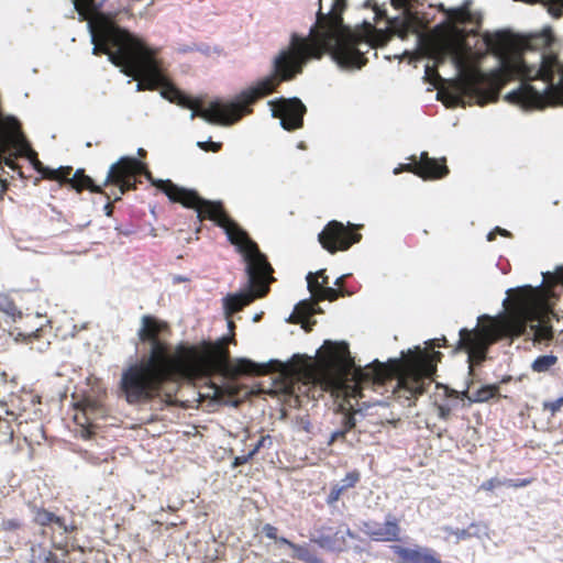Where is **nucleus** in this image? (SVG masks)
<instances>
[{
  "instance_id": "obj_55",
  "label": "nucleus",
  "mask_w": 563,
  "mask_h": 563,
  "mask_svg": "<svg viewBox=\"0 0 563 563\" xmlns=\"http://www.w3.org/2000/svg\"><path fill=\"white\" fill-rule=\"evenodd\" d=\"M496 235H497V234H496L495 230H493V231H490V232L487 234V240H488L489 242H492V241H494V240L496 239Z\"/></svg>"
},
{
  "instance_id": "obj_51",
  "label": "nucleus",
  "mask_w": 563,
  "mask_h": 563,
  "mask_svg": "<svg viewBox=\"0 0 563 563\" xmlns=\"http://www.w3.org/2000/svg\"><path fill=\"white\" fill-rule=\"evenodd\" d=\"M113 205L111 202H108L106 206H104V212L108 217H111L112 213H113Z\"/></svg>"
},
{
  "instance_id": "obj_49",
  "label": "nucleus",
  "mask_w": 563,
  "mask_h": 563,
  "mask_svg": "<svg viewBox=\"0 0 563 563\" xmlns=\"http://www.w3.org/2000/svg\"><path fill=\"white\" fill-rule=\"evenodd\" d=\"M432 346H445L446 345V339L443 336L442 339H435L431 342Z\"/></svg>"
},
{
  "instance_id": "obj_14",
  "label": "nucleus",
  "mask_w": 563,
  "mask_h": 563,
  "mask_svg": "<svg viewBox=\"0 0 563 563\" xmlns=\"http://www.w3.org/2000/svg\"><path fill=\"white\" fill-rule=\"evenodd\" d=\"M272 114L280 120V125L286 131H295L303 125V117L307 112L306 106L296 97L280 98L269 101Z\"/></svg>"
},
{
  "instance_id": "obj_6",
  "label": "nucleus",
  "mask_w": 563,
  "mask_h": 563,
  "mask_svg": "<svg viewBox=\"0 0 563 563\" xmlns=\"http://www.w3.org/2000/svg\"><path fill=\"white\" fill-rule=\"evenodd\" d=\"M91 40L93 55L106 54L128 76L139 79V90H155L163 86L165 78L158 69L155 53L126 30L100 20L91 24Z\"/></svg>"
},
{
  "instance_id": "obj_47",
  "label": "nucleus",
  "mask_w": 563,
  "mask_h": 563,
  "mask_svg": "<svg viewBox=\"0 0 563 563\" xmlns=\"http://www.w3.org/2000/svg\"><path fill=\"white\" fill-rule=\"evenodd\" d=\"M391 4L396 8V9H404L407 7L408 4V0H391Z\"/></svg>"
},
{
  "instance_id": "obj_33",
  "label": "nucleus",
  "mask_w": 563,
  "mask_h": 563,
  "mask_svg": "<svg viewBox=\"0 0 563 563\" xmlns=\"http://www.w3.org/2000/svg\"><path fill=\"white\" fill-rule=\"evenodd\" d=\"M553 338L552 327L538 324L534 330V339L539 342L549 341Z\"/></svg>"
},
{
  "instance_id": "obj_19",
  "label": "nucleus",
  "mask_w": 563,
  "mask_h": 563,
  "mask_svg": "<svg viewBox=\"0 0 563 563\" xmlns=\"http://www.w3.org/2000/svg\"><path fill=\"white\" fill-rule=\"evenodd\" d=\"M419 166L420 169L417 172V176L422 179H441L449 174L446 159L444 157L441 159L429 157L427 152L420 154Z\"/></svg>"
},
{
  "instance_id": "obj_40",
  "label": "nucleus",
  "mask_w": 563,
  "mask_h": 563,
  "mask_svg": "<svg viewBox=\"0 0 563 563\" xmlns=\"http://www.w3.org/2000/svg\"><path fill=\"white\" fill-rule=\"evenodd\" d=\"M505 486V479L501 481L497 477L489 478L485 482H483L479 486V490L484 492H493L495 488Z\"/></svg>"
},
{
  "instance_id": "obj_56",
  "label": "nucleus",
  "mask_w": 563,
  "mask_h": 563,
  "mask_svg": "<svg viewBox=\"0 0 563 563\" xmlns=\"http://www.w3.org/2000/svg\"><path fill=\"white\" fill-rule=\"evenodd\" d=\"M375 14L377 19H380L385 14V12L380 9H375Z\"/></svg>"
},
{
  "instance_id": "obj_30",
  "label": "nucleus",
  "mask_w": 563,
  "mask_h": 563,
  "mask_svg": "<svg viewBox=\"0 0 563 563\" xmlns=\"http://www.w3.org/2000/svg\"><path fill=\"white\" fill-rule=\"evenodd\" d=\"M390 30L394 34H397L400 38H406L412 31V23L410 19L406 18L402 21H390Z\"/></svg>"
},
{
  "instance_id": "obj_2",
  "label": "nucleus",
  "mask_w": 563,
  "mask_h": 563,
  "mask_svg": "<svg viewBox=\"0 0 563 563\" xmlns=\"http://www.w3.org/2000/svg\"><path fill=\"white\" fill-rule=\"evenodd\" d=\"M169 333L170 327L166 321L152 314L142 316L137 339L148 344L150 351L121 374L119 386L128 404H148L156 398L170 402L174 394L166 389L169 384L178 385L216 374L229 378L263 376L283 367L278 361L257 364L239 358L233 363L223 342H202L199 345L179 343L172 349L165 339Z\"/></svg>"
},
{
  "instance_id": "obj_13",
  "label": "nucleus",
  "mask_w": 563,
  "mask_h": 563,
  "mask_svg": "<svg viewBox=\"0 0 563 563\" xmlns=\"http://www.w3.org/2000/svg\"><path fill=\"white\" fill-rule=\"evenodd\" d=\"M140 169H142L141 161L135 157L123 156L110 166L102 186H117L122 195L129 190H134L136 189V178Z\"/></svg>"
},
{
  "instance_id": "obj_44",
  "label": "nucleus",
  "mask_w": 563,
  "mask_h": 563,
  "mask_svg": "<svg viewBox=\"0 0 563 563\" xmlns=\"http://www.w3.org/2000/svg\"><path fill=\"white\" fill-rule=\"evenodd\" d=\"M426 77L433 85H437L438 80L441 79L437 68L429 65L426 66Z\"/></svg>"
},
{
  "instance_id": "obj_52",
  "label": "nucleus",
  "mask_w": 563,
  "mask_h": 563,
  "mask_svg": "<svg viewBox=\"0 0 563 563\" xmlns=\"http://www.w3.org/2000/svg\"><path fill=\"white\" fill-rule=\"evenodd\" d=\"M344 280H345V276H340L336 278V280L334 282V285L338 286V289H344L343 288Z\"/></svg>"
},
{
  "instance_id": "obj_4",
  "label": "nucleus",
  "mask_w": 563,
  "mask_h": 563,
  "mask_svg": "<svg viewBox=\"0 0 563 563\" xmlns=\"http://www.w3.org/2000/svg\"><path fill=\"white\" fill-rule=\"evenodd\" d=\"M441 358V352L418 351L405 358L374 361L361 368L355 366L346 342L325 341L319 362L327 389L364 399L367 389L384 395L390 387L394 396L409 400L427 390Z\"/></svg>"
},
{
  "instance_id": "obj_41",
  "label": "nucleus",
  "mask_w": 563,
  "mask_h": 563,
  "mask_svg": "<svg viewBox=\"0 0 563 563\" xmlns=\"http://www.w3.org/2000/svg\"><path fill=\"white\" fill-rule=\"evenodd\" d=\"M273 444V440L271 435H262L261 439L257 441V443L254 445V448L250 451V454L254 457L262 448H269Z\"/></svg>"
},
{
  "instance_id": "obj_38",
  "label": "nucleus",
  "mask_w": 563,
  "mask_h": 563,
  "mask_svg": "<svg viewBox=\"0 0 563 563\" xmlns=\"http://www.w3.org/2000/svg\"><path fill=\"white\" fill-rule=\"evenodd\" d=\"M543 276L549 286L563 285V267H559L553 274L547 273Z\"/></svg>"
},
{
  "instance_id": "obj_34",
  "label": "nucleus",
  "mask_w": 563,
  "mask_h": 563,
  "mask_svg": "<svg viewBox=\"0 0 563 563\" xmlns=\"http://www.w3.org/2000/svg\"><path fill=\"white\" fill-rule=\"evenodd\" d=\"M345 488L342 486V485H339V484H334L331 486L330 488V493L329 495L327 496V504L329 506H332L334 505L335 503L339 501V499L341 498V496L345 493Z\"/></svg>"
},
{
  "instance_id": "obj_3",
  "label": "nucleus",
  "mask_w": 563,
  "mask_h": 563,
  "mask_svg": "<svg viewBox=\"0 0 563 563\" xmlns=\"http://www.w3.org/2000/svg\"><path fill=\"white\" fill-rule=\"evenodd\" d=\"M552 41L550 32L527 37L509 32L485 36L488 49L500 58V66L489 73L478 67L463 70L460 90L484 106L497 101L500 90L518 78L521 85L506 96L509 102L523 109L563 106V65L549 51Z\"/></svg>"
},
{
  "instance_id": "obj_29",
  "label": "nucleus",
  "mask_w": 563,
  "mask_h": 563,
  "mask_svg": "<svg viewBox=\"0 0 563 563\" xmlns=\"http://www.w3.org/2000/svg\"><path fill=\"white\" fill-rule=\"evenodd\" d=\"M556 362L558 357L555 355H541L533 361L531 367L537 373H544L555 365Z\"/></svg>"
},
{
  "instance_id": "obj_23",
  "label": "nucleus",
  "mask_w": 563,
  "mask_h": 563,
  "mask_svg": "<svg viewBox=\"0 0 563 563\" xmlns=\"http://www.w3.org/2000/svg\"><path fill=\"white\" fill-rule=\"evenodd\" d=\"M462 395L463 397L467 398L470 402H486L495 397H499V385H484L473 391H463Z\"/></svg>"
},
{
  "instance_id": "obj_50",
  "label": "nucleus",
  "mask_w": 563,
  "mask_h": 563,
  "mask_svg": "<svg viewBox=\"0 0 563 563\" xmlns=\"http://www.w3.org/2000/svg\"><path fill=\"white\" fill-rule=\"evenodd\" d=\"M494 230H495L496 234H499V235H503L506 238L511 236V233L503 228L496 227Z\"/></svg>"
},
{
  "instance_id": "obj_37",
  "label": "nucleus",
  "mask_w": 563,
  "mask_h": 563,
  "mask_svg": "<svg viewBox=\"0 0 563 563\" xmlns=\"http://www.w3.org/2000/svg\"><path fill=\"white\" fill-rule=\"evenodd\" d=\"M22 527V521L16 518L3 519L1 521V529L4 531L13 532L20 530Z\"/></svg>"
},
{
  "instance_id": "obj_28",
  "label": "nucleus",
  "mask_w": 563,
  "mask_h": 563,
  "mask_svg": "<svg viewBox=\"0 0 563 563\" xmlns=\"http://www.w3.org/2000/svg\"><path fill=\"white\" fill-rule=\"evenodd\" d=\"M445 14L448 20L454 24H466L472 19L471 11L466 7L445 10Z\"/></svg>"
},
{
  "instance_id": "obj_54",
  "label": "nucleus",
  "mask_w": 563,
  "mask_h": 563,
  "mask_svg": "<svg viewBox=\"0 0 563 563\" xmlns=\"http://www.w3.org/2000/svg\"><path fill=\"white\" fill-rule=\"evenodd\" d=\"M456 536L460 539H466L470 537V532L467 530H461L456 533Z\"/></svg>"
},
{
  "instance_id": "obj_9",
  "label": "nucleus",
  "mask_w": 563,
  "mask_h": 563,
  "mask_svg": "<svg viewBox=\"0 0 563 563\" xmlns=\"http://www.w3.org/2000/svg\"><path fill=\"white\" fill-rule=\"evenodd\" d=\"M246 273L249 289L238 294H230L223 299L224 311L228 318L241 311L255 299L265 297L269 292L271 284L275 282L273 268L267 272L264 268H256L254 272L246 271Z\"/></svg>"
},
{
  "instance_id": "obj_11",
  "label": "nucleus",
  "mask_w": 563,
  "mask_h": 563,
  "mask_svg": "<svg viewBox=\"0 0 563 563\" xmlns=\"http://www.w3.org/2000/svg\"><path fill=\"white\" fill-rule=\"evenodd\" d=\"M222 229L230 243L235 245L239 252L243 254L246 262V271L254 272L256 268H264L266 272L272 271L273 267L266 255L260 251L258 245L249 236L247 232L232 218L225 222Z\"/></svg>"
},
{
  "instance_id": "obj_15",
  "label": "nucleus",
  "mask_w": 563,
  "mask_h": 563,
  "mask_svg": "<svg viewBox=\"0 0 563 563\" xmlns=\"http://www.w3.org/2000/svg\"><path fill=\"white\" fill-rule=\"evenodd\" d=\"M347 538L354 539L355 534L346 523H341L338 527H321L311 542L327 551L342 552L347 549Z\"/></svg>"
},
{
  "instance_id": "obj_35",
  "label": "nucleus",
  "mask_w": 563,
  "mask_h": 563,
  "mask_svg": "<svg viewBox=\"0 0 563 563\" xmlns=\"http://www.w3.org/2000/svg\"><path fill=\"white\" fill-rule=\"evenodd\" d=\"M361 481V474L357 470H353L349 472L345 477L342 479V486L345 490L350 488H354L357 483Z\"/></svg>"
},
{
  "instance_id": "obj_16",
  "label": "nucleus",
  "mask_w": 563,
  "mask_h": 563,
  "mask_svg": "<svg viewBox=\"0 0 563 563\" xmlns=\"http://www.w3.org/2000/svg\"><path fill=\"white\" fill-rule=\"evenodd\" d=\"M362 531L375 542L400 541V521L395 516L388 515L383 523L369 520L363 522Z\"/></svg>"
},
{
  "instance_id": "obj_17",
  "label": "nucleus",
  "mask_w": 563,
  "mask_h": 563,
  "mask_svg": "<svg viewBox=\"0 0 563 563\" xmlns=\"http://www.w3.org/2000/svg\"><path fill=\"white\" fill-rule=\"evenodd\" d=\"M308 290L311 292L317 301H335L340 297L349 295L345 289H335L329 287V277L325 274V269H320L316 273H309L307 275Z\"/></svg>"
},
{
  "instance_id": "obj_5",
  "label": "nucleus",
  "mask_w": 563,
  "mask_h": 563,
  "mask_svg": "<svg viewBox=\"0 0 563 563\" xmlns=\"http://www.w3.org/2000/svg\"><path fill=\"white\" fill-rule=\"evenodd\" d=\"M507 292L510 298L504 302L505 306L509 303L506 314L498 319L484 316L479 320L484 319L486 323L473 330L463 328L459 332L457 347L466 351L471 374L475 365H481L486 360L494 343L504 338L522 335L529 321H540L549 310L545 290L523 286Z\"/></svg>"
},
{
  "instance_id": "obj_42",
  "label": "nucleus",
  "mask_w": 563,
  "mask_h": 563,
  "mask_svg": "<svg viewBox=\"0 0 563 563\" xmlns=\"http://www.w3.org/2000/svg\"><path fill=\"white\" fill-rule=\"evenodd\" d=\"M534 479L533 478H522V479H505V486L510 488H521L530 485Z\"/></svg>"
},
{
  "instance_id": "obj_7",
  "label": "nucleus",
  "mask_w": 563,
  "mask_h": 563,
  "mask_svg": "<svg viewBox=\"0 0 563 563\" xmlns=\"http://www.w3.org/2000/svg\"><path fill=\"white\" fill-rule=\"evenodd\" d=\"M167 197L172 202L180 203L183 207L192 209L197 212V219L200 223L205 220L213 221L222 228L231 218L220 200H208L202 198L195 189L180 187L176 184H165Z\"/></svg>"
},
{
  "instance_id": "obj_22",
  "label": "nucleus",
  "mask_w": 563,
  "mask_h": 563,
  "mask_svg": "<svg viewBox=\"0 0 563 563\" xmlns=\"http://www.w3.org/2000/svg\"><path fill=\"white\" fill-rule=\"evenodd\" d=\"M67 184L77 192L87 189L93 194H102V185H96L91 177L85 174L84 169H77L73 177L68 176Z\"/></svg>"
},
{
  "instance_id": "obj_10",
  "label": "nucleus",
  "mask_w": 563,
  "mask_h": 563,
  "mask_svg": "<svg viewBox=\"0 0 563 563\" xmlns=\"http://www.w3.org/2000/svg\"><path fill=\"white\" fill-rule=\"evenodd\" d=\"M362 228V224L350 222L344 224L338 220H331L318 234V241L330 254L344 252L362 240V234L358 232Z\"/></svg>"
},
{
  "instance_id": "obj_25",
  "label": "nucleus",
  "mask_w": 563,
  "mask_h": 563,
  "mask_svg": "<svg viewBox=\"0 0 563 563\" xmlns=\"http://www.w3.org/2000/svg\"><path fill=\"white\" fill-rule=\"evenodd\" d=\"M73 167L70 166H62L57 169H52L49 167L43 166L41 168V172H38L42 175V178L48 179V180H56L60 184H67L68 176L71 175Z\"/></svg>"
},
{
  "instance_id": "obj_20",
  "label": "nucleus",
  "mask_w": 563,
  "mask_h": 563,
  "mask_svg": "<svg viewBox=\"0 0 563 563\" xmlns=\"http://www.w3.org/2000/svg\"><path fill=\"white\" fill-rule=\"evenodd\" d=\"M32 511L34 515L33 521L41 527H48L51 525H56L60 529H63L65 532H70L74 530V527H71L70 529L68 528L64 518L55 515L54 512H52L43 507L34 506L32 508Z\"/></svg>"
},
{
  "instance_id": "obj_39",
  "label": "nucleus",
  "mask_w": 563,
  "mask_h": 563,
  "mask_svg": "<svg viewBox=\"0 0 563 563\" xmlns=\"http://www.w3.org/2000/svg\"><path fill=\"white\" fill-rule=\"evenodd\" d=\"M562 406L563 396L552 401H544L542 405L543 410L549 411L552 417L555 416V413L561 410Z\"/></svg>"
},
{
  "instance_id": "obj_48",
  "label": "nucleus",
  "mask_w": 563,
  "mask_h": 563,
  "mask_svg": "<svg viewBox=\"0 0 563 563\" xmlns=\"http://www.w3.org/2000/svg\"><path fill=\"white\" fill-rule=\"evenodd\" d=\"M7 306H9V301L7 297L2 294H0V311L7 310Z\"/></svg>"
},
{
  "instance_id": "obj_26",
  "label": "nucleus",
  "mask_w": 563,
  "mask_h": 563,
  "mask_svg": "<svg viewBox=\"0 0 563 563\" xmlns=\"http://www.w3.org/2000/svg\"><path fill=\"white\" fill-rule=\"evenodd\" d=\"M29 563H59L55 553L41 544L31 548Z\"/></svg>"
},
{
  "instance_id": "obj_1",
  "label": "nucleus",
  "mask_w": 563,
  "mask_h": 563,
  "mask_svg": "<svg viewBox=\"0 0 563 563\" xmlns=\"http://www.w3.org/2000/svg\"><path fill=\"white\" fill-rule=\"evenodd\" d=\"M345 7V0H319L317 20L309 34L292 33L288 46L274 56L272 73L242 90L233 101L214 100L208 108H202L200 100L191 99L166 79L161 95L170 102L190 109L191 119L199 117L211 124L232 125L253 113L252 107L256 102L276 92L283 82L296 79L310 60L322 58L327 52L331 53L340 67L360 69L367 63L361 45H365L367 51L384 46L391 35L368 22L363 23L361 32L351 30L342 19Z\"/></svg>"
},
{
  "instance_id": "obj_8",
  "label": "nucleus",
  "mask_w": 563,
  "mask_h": 563,
  "mask_svg": "<svg viewBox=\"0 0 563 563\" xmlns=\"http://www.w3.org/2000/svg\"><path fill=\"white\" fill-rule=\"evenodd\" d=\"M167 197L172 202L180 203L183 207L192 209L197 212V219L200 223L205 220L213 221L222 228L231 218L220 200H208L202 198L195 189L180 187L176 184H165Z\"/></svg>"
},
{
  "instance_id": "obj_24",
  "label": "nucleus",
  "mask_w": 563,
  "mask_h": 563,
  "mask_svg": "<svg viewBox=\"0 0 563 563\" xmlns=\"http://www.w3.org/2000/svg\"><path fill=\"white\" fill-rule=\"evenodd\" d=\"M21 148V157H26L30 163L32 164L33 168L36 172H41V168H43L42 162L37 157V153L31 147L29 142L26 141L23 132L22 126L20 125V140L18 141Z\"/></svg>"
},
{
  "instance_id": "obj_36",
  "label": "nucleus",
  "mask_w": 563,
  "mask_h": 563,
  "mask_svg": "<svg viewBox=\"0 0 563 563\" xmlns=\"http://www.w3.org/2000/svg\"><path fill=\"white\" fill-rule=\"evenodd\" d=\"M410 161V163L400 164L397 168H395L394 173L399 174L401 172H409L417 175V172L420 169L419 161L416 159V156H411Z\"/></svg>"
},
{
  "instance_id": "obj_21",
  "label": "nucleus",
  "mask_w": 563,
  "mask_h": 563,
  "mask_svg": "<svg viewBox=\"0 0 563 563\" xmlns=\"http://www.w3.org/2000/svg\"><path fill=\"white\" fill-rule=\"evenodd\" d=\"M276 541L280 544L290 548L294 551L292 558L296 560H299L303 563H324V561L321 558H319L313 551H311L309 547L306 544L294 543L284 537L277 538Z\"/></svg>"
},
{
  "instance_id": "obj_46",
  "label": "nucleus",
  "mask_w": 563,
  "mask_h": 563,
  "mask_svg": "<svg viewBox=\"0 0 563 563\" xmlns=\"http://www.w3.org/2000/svg\"><path fill=\"white\" fill-rule=\"evenodd\" d=\"M252 459H253V456L250 454V452L247 454H245V455L236 456L233 460L232 466L233 467H238L240 465H243V464L247 463Z\"/></svg>"
},
{
  "instance_id": "obj_45",
  "label": "nucleus",
  "mask_w": 563,
  "mask_h": 563,
  "mask_svg": "<svg viewBox=\"0 0 563 563\" xmlns=\"http://www.w3.org/2000/svg\"><path fill=\"white\" fill-rule=\"evenodd\" d=\"M263 533L265 534L266 538L275 540V541L278 538V536H277L278 529L271 523H266L263 526Z\"/></svg>"
},
{
  "instance_id": "obj_27",
  "label": "nucleus",
  "mask_w": 563,
  "mask_h": 563,
  "mask_svg": "<svg viewBox=\"0 0 563 563\" xmlns=\"http://www.w3.org/2000/svg\"><path fill=\"white\" fill-rule=\"evenodd\" d=\"M356 426L354 413L349 412L345 413L342 421V427L339 430L332 432L330 440L328 442L329 445L333 444L338 440H344L347 432L354 429Z\"/></svg>"
},
{
  "instance_id": "obj_18",
  "label": "nucleus",
  "mask_w": 563,
  "mask_h": 563,
  "mask_svg": "<svg viewBox=\"0 0 563 563\" xmlns=\"http://www.w3.org/2000/svg\"><path fill=\"white\" fill-rule=\"evenodd\" d=\"M391 550L397 555L398 563H442L437 553L429 548L393 545Z\"/></svg>"
},
{
  "instance_id": "obj_53",
  "label": "nucleus",
  "mask_w": 563,
  "mask_h": 563,
  "mask_svg": "<svg viewBox=\"0 0 563 563\" xmlns=\"http://www.w3.org/2000/svg\"><path fill=\"white\" fill-rule=\"evenodd\" d=\"M450 415V409L448 408H444V407H440V418L442 419H446Z\"/></svg>"
},
{
  "instance_id": "obj_43",
  "label": "nucleus",
  "mask_w": 563,
  "mask_h": 563,
  "mask_svg": "<svg viewBox=\"0 0 563 563\" xmlns=\"http://www.w3.org/2000/svg\"><path fill=\"white\" fill-rule=\"evenodd\" d=\"M198 147L205 152H213L217 153L221 150L222 144L218 142L207 141V142H198Z\"/></svg>"
},
{
  "instance_id": "obj_31",
  "label": "nucleus",
  "mask_w": 563,
  "mask_h": 563,
  "mask_svg": "<svg viewBox=\"0 0 563 563\" xmlns=\"http://www.w3.org/2000/svg\"><path fill=\"white\" fill-rule=\"evenodd\" d=\"M139 176H144L154 187L163 191L167 196V187L165 184H174L170 179H155L152 173L148 170L146 164L142 162V169L139 172Z\"/></svg>"
},
{
  "instance_id": "obj_32",
  "label": "nucleus",
  "mask_w": 563,
  "mask_h": 563,
  "mask_svg": "<svg viewBox=\"0 0 563 563\" xmlns=\"http://www.w3.org/2000/svg\"><path fill=\"white\" fill-rule=\"evenodd\" d=\"M76 10L84 18H88L95 11V0H74Z\"/></svg>"
},
{
  "instance_id": "obj_12",
  "label": "nucleus",
  "mask_w": 563,
  "mask_h": 563,
  "mask_svg": "<svg viewBox=\"0 0 563 563\" xmlns=\"http://www.w3.org/2000/svg\"><path fill=\"white\" fill-rule=\"evenodd\" d=\"M20 122L14 117H3L0 113V167L8 166L12 170H18L22 176L20 166L14 158L21 156Z\"/></svg>"
}]
</instances>
